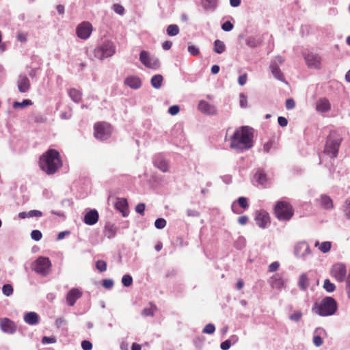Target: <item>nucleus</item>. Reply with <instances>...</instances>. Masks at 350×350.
Here are the masks:
<instances>
[{
  "label": "nucleus",
  "instance_id": "1",
  "mask_svg": "<svg viewBox=\"0 0 350 350\" xmlns=\"http://www.w3.org/2000/svg\"><path fill=\"white\" fill-rule=\"evenodd\" d=\"M254 130L248 126H242L236 129L230 137V147L239 152L249 150L254 146Z\"/></svg>",
  "mask_w": 350,
  "mask_h": 350
},
{
  "label": "nucleus",
  "instance_id": "2",
  "mask_svg": "<svg viewBox=\"0 0 350 350\" xmlns=\"http://www.w3.org/2000/svg\"><path fill=\"white\" fill-rule=\"evenodd\" d=\"M39 165L46 174H54L62 165L59 152L55 149L48 150L40 156Z\"/></svg>",
  "mask_w": 350,
  "mask_h": 350
},
{
  "label": "nucleus",
  "instance_id": "3",
  "mask_svg": "<svg viewBox=\"0 0 350 350\" xmlns=\"http://www.w3.org/2000/svg\"><path fill=\"white\" fill-rule=\"evenodd\" d=\"M338 310V303L332 297L327 296L320 301L315 302L312 311L320 317L334 315Z\"/></svg>",
  "mask_w": 350,
  "mask_h": 350
},
{
  "label": "nucleus",
  "instance_id": "4",
  "mask_svg": "<svg viewBox=\"0 0 350 350\" xmlns=\"http://www.w3.org/2000/svg\"><path fill=\"white\" fill-rule=\"evenodd\" d=\"M342 140L341 136L337 132L330 131L326 139L324 152L331 158H336L338 156Z\"/></svg>",
  "mask_w": 350,
  "mask_h": 350
},
{
  "label": "nucleus",
  "instance_id": "5",
  "mask_svg": "<svg viewBox=\"0 0 350 350\" xmlns=\"http://www.w3.org/2000/svg\"><path fill=\"white\" fill-rule=\"evenodd\" d=\"M115 44L109 40L101 41L94 50L95 57L103 60L113 56L116 53Z\"/></svg>",
  "mask_w": 350,
  "mask_h": 350
},
{
  "label": "nucleus",
  "instance_id": "6",
  "mask_svg": "<svg viewBox=\"0 0 350 350\" xmlns=\"http://www.w3.org/2000/svg\"><path fill=\"white\" fill-rule=\"evenodd\" d=\"M274 213L280 221H288L294 214L291 204L286 201H278L274 207Z\"/></svg>",
  "mask_w": 350,
  "mask_h": 350
},
{
  "label": "nucleus",
  "instance_id": "7",
  "mask_svg": "<svg viewBox=\"0 0 350 350\" xmlns=\"http://www.w3.org/2000/svg\"><path fill=\"white\" fill-rule=\"evenodd\" d=\"M94 137L100 141L108 139L112 133L111 126L107 122H97L94 124Z\"/></svg>",
  "mask_w": 350,
  "mask_h": 350
},
{
  "label": "nucleus",
  "instance_id": "8",
  "mask_svg": "<svg viewBox=\"0 0 350 350\" xmlns=\"http://www.w3.org/2000/svg\"><path fill=\"white\" fill-rule=\"evenodd\" d=\"M51 265L49 258L40 256L34 262L33 270L38 274L46 276L49 274Z\"/></svg>",
  "mask_w": 350,
  "mask_h": 350
},
{
  "label": "nucleus",
  "instance_id": "9",
  "mask_svg": "<svg viewBox=\"0 0 350 350\" xmlns=\"http://www.w3.org/2000/svg\"><path fill=\"white\" fill-rule=\"evenodd\" d=\"M330 274L339 282H346L347 278V269L345 265L342 263L334 264L332 267Z\"/></svg>",
  "mask_w": 350,
  "mask_h": 350
},
{
  "label": "nucleus",
  "instance_id": "10",
  "mask_svg": "<svg viewBox=\"0 0 350 350\" xmlns=\"http://www.w3.org/2000/svg\"><path fill=\"white\" fill-rule=\"evenodd\" d=\"M139 60L146 67L156 69L159 67L160 63L158 58L150 57L146 51H142L139 53Z\"/></svg>",
  "mask_w": 350,
  "mask_h": 350
},
{
  "label": "nucleus",
  "instance_id": "11",
  "mask_svg": "<svg viewBox=\"0 0 350 350\" xmlns=\"http://www.w3.org/2000/svg\"><path fill=\"white\" fill-rule=\"evenodd\" d=\"M311 254V250L306 241H299L294 247V255L297 258L306 259Z\"/></svg>",
  "mask_w": 350,
  "mask_h": 350
},
{
  "label": "nucleus",
  "instance_id": "12",
  "mask_svg": "<svg viewBox=\"0 0 350 350\" xmlns=\"http://www.w3.org/2000/svg\"><path fill=\"white\" fill-rule=\"evenodd\" d=\"M92 31V25L89 22H83L78 25L76 29L77 36L83 40L88 39Z\"/></svg>",
  "mask_w": 350,
  "mask_h": 350
},
{
  "label": "nucleus",
  "instance_id": "13",
  "mask_svg": "<svg viewBox=\"0 0 350 350\" xmlns=\"http://www.w3.org/2000/svg\"><path fill=\"white\" fill-rule=\"evenodd\" d=\"M0 329L5 334H14L17 330V325L10 319L4 317L0 319Z\"/></svg>",
  "mask_w": 350,
  "mask_h": 350
},
{
  "label": "nucleus",
  "instance_id": "14",
  "mask_svg": "<svg viewBox=\"0 0 350 350\" xmlns=\"http://www.w3.org/2000/svg\"><path fill=\"white\" fill-rule=\"evenodd\" d=\"M256 224L261 228H265L270 223L269 215L265 211H257L254 218Z\"/></svg>",
  "mask_w": 350,
  "mask_h": 350
},
{
  "label": "nucleus",
  "instance_id": "15",
  "mask_svg": "<svg viewBox=\"0 0 350 350\" xmlns=\"http://www.w3.org/2000/svg\"><path fill=\"white\" fill-rule=\"evenodd\" d=\"M82 295V292L79 288H71L66 294V304L70 307L73 306L77 300L81 297Z\"/></svg>",
  "mask_w": 350,
  "mask_h": 350
},
{
  "label": "nucleus",
  "instance_id": "16",
  "mask_svg": "<svg viewBox=\"0 0 350 350\" xmlns=\"http://www.w3.org/2000/svg\"><path fill=\"white\" fill-rule=\"evenodd\" d=\"M304 59L310 68H318L321 64V57L316 53H308L305 54Z\"/></svg>",
  "mask_w": 350,
  "mask_h": 350
},
{
  "label": "nucleus",
  "instance_id": "17",
  "mask_svg": "<svg viewBox=\"0 0 350 350\" xmlns=\"http://www.w3.org/2000/svg\"><path fill=\"white\" fill-rule=\"evenodd\" d=\"M31 87L29 78L25 75H20L17 80V88L21 93L27 92Z\"/></svg>",
  "mask_w": 350,
  "mask_h": 350
},
{
  "label": "nucleus",
  "instance_id": "18",
  "mask_svg": "<svg viewBox=\"0 0 350 350\" xmlns=\"http://www.w3.org/2000/svg\"><path fill=\"white\" fill-rule=\"evenodd\" d=\"M154 165L163 172H166L169 170V163L165 159L163 155L159 154L154 157Z\"/></svg>",
  "mask_w": 350,
  "mask_h": 350
},
{
  "label": "nucleus",
  "instance_id": "19",
  "mask_svg": "<svg viewBox=\"0 0 350 350\" xmlns=\"http://www.w3.org/2000/svg\"><path fill=\"white\" fill-rule=\"evenodd\" d=\"M98 212L96 209H91L84 215L83 221L85 224L92 226L98 220Z\"/></svg>",
  "mask_w": 350,
  "mask_h": 350
},
{
  "label": "nucleus",
  "instance_id": "20",
  "mask_svg": "<svg viewBox=\"0 0 350 350\" xmlns=\"http://www.w3.org/2000/svg\"><path fill=\"white\" fill-rule=\"evenodd\" d=\"M324 335H326V332L323 327H319L314 329L312 342L317 347H319L323 344L322 336Z\"/></svg>",
  "mask_w": 350,
  "mask_h": 350
},
{
  "label": "nucleus",
  "instance_id": "21",
  "mask_svg": "<svg viewBox=\"0 0 350 350\" xmlns=\"http://www.w3.org/2000/svg\"><path fill=\"white\" fill-rule=\"evenodd\" d=\"M318 201L321 207L325 210L329 211L334 208L333 200L327 194H321Z\"/></svg>",
  "mask_w": 350,
  "mask_h": 350
},
{
  "label": "nucleus",
  "instance_id": "22",
  "mask_svg": "<svg viewBox=\"0 0 350 350\" xmlns=\"http://www.w3.org/2000/svg\"><path fill=\"white\" fill-rule=\"evenodd\" d=\"M198 109L203 113L208 115L216 114V108L205 100H200L198 104Z\"/></svg>",
  "mask_w": 350,
  "mask_h": 350
},
{
  "label": "nucleus",
  "instance_id": "23",
  "mask_svg": "<svg viewBox=\"0 0 350 350\" xmlns=\"http://www.w3.org/2000/svg\"><path fill=\"white\" fill-rule=\"evenodd\" d=\"M128 202L125 198H118L116 203L115 207L118 210L122 215L123 217H127L129 215L128 209Z\"/></svg>",
  "mask_w": 350,
  "mask_h": 350
},
{
  "label": "nucleus",
  "instance_id": "24",
  "mask_svg": "<svg viewBox=\"0 0 350 350\" xmlns=\"http://www.w3.org/2000/svg\"><path fill=\"white\" fill-rule=\"evenodd\" d=\"M124 84L129 88L137 90L142 86V81L139 77L137 76H129L124 79Z\"/></svg>",
  "mask_w": 350,
  "mask_h": 350
},
{
  "label": "nucleus",
  "instance_id": "25",
  "mask_svg": "<svg viewBox=\"0 0 350 350\" xmlns=\"http://www.w3.org/2000/svg\"><path fill=\"white\" fill-rule=\"evenodd\" d=\"M23 320L29 325H36L39 323L40 317L35 312H28L24 314Z\"/></svg>",
  "mask_w": 350,
  "mask_h": 350
},
{
  "label": "nucleus",
  "instance_id": "26",
  "mask_svg": "<svg viewBox=\"0 0 350 350\" xmlns=\"http://www.w3.org/2000/svg\"><path fill=\"white\" fill-rule=\"evenodd\" d=\"M236 203H237L238 205L243 209H247L249 207L247 198L243 196L239 197L236 201L233 202L231 205L232 212L237 214H239V212L237 210Z\"/></svg>",
  "mask_w": 350,
  "mask_h": 350
},
{
  "label": "nucleus",
  "instance_id": "27",
  "mask_svg": "<svg viewBox=\"0 0 350 350\" xmlns=\"http://www.w3.org/2000/svg\"><path fill=\"white\" fill-rule=\"evenodd\" d=\"M118 230V227L114 224L107 222L104 228L103 234L108 239H111L115 237Z\"/></svg>",
  "mask_w": 350,
  "mask_h": 350
},
{
  "label": "nucleus",
  "instance_id": "28",
  "mask_svg": "<svg viewBox=\"0 0 350 350\" xmlns=\"http://www.w3.org/2000/svg\"><path fill=\"white\" fill-rule=\"evenodd\" d=\"M270 70L273 77L279 81H284L283 73L280 69L276 62H271L270 64Z\"/></svg>",
  "mask_w": 350,
  "mask_h": 350
},
{
  "label": "nucleus",
  "instance_id": "29",
  "mask_svg": "<svg viewBox=\"0 0 350 350\" xmlns=\"http://www.w3.org/2000/svg\"><path fill=\"white\" fill-rule=\"evenodd\" d=\"M330 103L326 98H321L317 102V111L322 113L327 112L330 109Z\"/></svg>",
  "mask_w": 350,
  "mask_h": 350
},
{
  "label": "nucleus",
  "instance_id": "30",
  "mask_svg": "<svg viewBox=\"0 0 350 350\" xmlns=\"http://www.w3.org/2000/svg\"><path fill=\"white\" fill-rule=\"evenodd\" d=\"M254 180L260 185H265L267 183V176L262 169H258L254 176Z\"/></svg>",
  "mask_w": 350,
  "mask_h": 350
},
{
  "label": "nucleus",
  "instance_id": "31",
  "mask_svg": "<svg viewBox=\"0 0 350 350\" xmlns=\"http://www.w3.org/2000/svg\"><path fill=\"white\" fill-rule=\"evenodd\" d=\"M42 216V213L38 210H31L28 212H21L18 213V217L20 219H25L27 217H40Z\"/></svg>",
  "mask_w": 350,
  "mask_h": 350
},
{
  "label": "nucleus",
  "instance_id": "32",
  "mask_svg": "<svg viewBox=\"0 0 350 350\" xmlns=\"http://www.w3.org/2000/svg\"><path fill=\"white\" fill-rule=\"evenodd\" d=\"M68 94L72 100L75 103H78L81 101L82 98V92L80 90L76 88H70L68 90Z\"/></svg>",
  "mask_w": 350,
  "mask_h": 350
},
{
  "label": "nucleus",
  "instance_id": "33",
  "mask_svg": "<svg viewBox=\"0 0 350 350\" xmlns=\"http://www.w3.org/2000/svg\"><path fill=\"white\" fill-rule=\"evenodd\" d=\"M298 286L301 291H306L309 286V279L306 273L300 275L298 281Z\"/></svg>",
  "mask_w": 350,
  "mask_h": 350
},
{
  "label": "nucleus",
  "instance_id": "34",
  "mask_svg": "<svg viewBox=\"0 0 350 350\" xmlns=\"http://www.w3.org/2000/svg\"><path fill=\"white\" fill-rule=\"evenodd\" d=\"M226 51V45L223 41L216 40L213 43V51L217 54H221Z\"/></svg>",
  "mask_w": 350,
  "mask_h": 350
},
{
  "label": "nucleus",
  "instance_id": "35",
  "mask_svg": "<svg viewBox=\"0 0 350 350\" xmlns=\"http://www.w3.org/2000/svg\"><path fill=\"white\" fill-rule=\"evenodd\" d=\"M163 78L161 75H155L151 78V85L155 89H159L162 85Z\"/></svg>",
  "mask_w": 350,
  "mask_h": 350
},
{
  "label": "nucleus",
  "instance_id": "36",
  "mask_svg": "<svg viewBox=\"0 0 350 350\" xmlns=\"http://www.w3.org/2000/svg\"><path fill=\"white\" fill-rule=\"evenodd\" d=\"M202 7L206 10H214L217 6V0H202Z\"/></svg>",
  "mask_w": 350,
  "mask_h": 350
},
{
  "label": "nucleus",
  "instance_id": "37",
  "mask_svg": "<svg viewBox=\"0 0 350 350\" xmlns=\"http://www.w3.org/2000/svg\"><path fill=\"white\" fill-rule=\"evenodd\" d=\"M315 247H319V250L323 253L328 252L332 247V243L330 241H324L319 243V241H316L314 243Z\"/></svg>",
  "mask_w": 350,
  "mask_h": 350
},
{
  "label": "nucleus",
  "instance_id": "38",
  "mask_svg": "<svg viewBox=\"0 0 350 350\" xmlns=\"http://www.w3.org/2000/svg\"><path fill=\"white\" fill-rule=\"evenodd\" d=\"M260 39L258 37H249L246 40V44L251 47V48H255L258 46L260 44Z\"/></svg>",
  "mask_w": 350,
  "mask_h": 350
},
{
  "label": "nucleus",
  "instance_id": "39",
  "mask_svg": "<svg viewBox=\"0 0 350 350\" xmlns=\"http://www.w3.org/2000/svg\"><path fill=\"white\" fill-rule=\"evenodd\" d=\"M271 286L278 289L281 288L284 285V282L280 277L273 276L271 278Z\"/></svg>",
  "mask_w": 350,
  "mask_h": 350
},
{
  "label": "nucleus",
  "instance_id": "40",
  "mask_svg": "<svg viewBox=\"0 0 350 350\" xmlns=\"http://www.w3.org/2000/svg\"><path fill=\"white\" fill-rule=\"evenodd\" d=\"M167 34L170 36H175L179 33V27L177 25H170L166 29Z\"/></svg>",
  "mask_w": 350,
  "mask_h": 350
},
{
  "label": "nucleus",
  "instance_id": "41",
  "mask_svg": "<svg viewBox=\"0 0 350 350\" xmlns=\"http://www.w3.org/2000/svg\"><path fill=\"white\" fill-rule=\"evenodd\" d=\"M33 104L32 101L29 99H25L23 100L22 102H18V101H15L13 103V107L14 109H16V108H24L27 106H29V105H31Z\"/></svg>",
  "mask_w": 350,
  "mask_h": 350
},
{
  "label": "nucleus",
  "instance_id": "42",
  "mask_svg": "<svg viewBox=\"0 0 350 350\" xmlns=\"http://www.w3.org/2000/svg\"><path fill=\"white\" fill-rule=\"evenodd\" d=\"M342 210L345 213L347 218L350 219V197L345 200Z\"/></svg>",
  "mask_w": 350,
  "mask_h": 350
},
{
  "label": "nucleus",
  "instance_id": "43",
  "mask_svg": "<svg viewBox=\"0 0 350 350\" xmlns=\"http://www.w3.org/2000/svg\"><path fill=\"white\" fill-rule=\"evenodd\" d=\"M245 244H246V241H245V239L242 237V236H239L237 239L234 241V247L237 249V250H242L243 248L245 247Z\"/></svg>",
  "mask_w": 350,
  "mask_h": 350
},
{
  "label": "nucleus",
  "instance_id": "44",
  "mask_svg": "<svg viewBox=\"0 0 350 350\" xmlns=\"http://www.w3.org/2000/svg\"><path fill=\"white\" fill-rule=\"evenodd\" d=\"M14 288L12 284H5L2 287V293L6 297H10L13 294Z\"/></svg>",
  "mask_w": 350,
  "mask_h": 350
},
{
  "label": "nucleus",
  "instance_id": "45",
  "mask_svg": "<svg viewBox=\"0 0 350 350\" xmlns=\"http://www.w3.org/2000/svg\"><path fill=\"white\" fill-rule=\"evenodd\" d=\"M324 289L328 293H332L336 289V286L334 283L331 282L329 279H326L323 284Z\"/></svg>",
  "mask_w": 350,
  "mask_h": 350
},
{
  "label": "nucleus",
  "instance_id": "46",
  "mask_svg": "<svg viewBox=\"0 0 350 350\" xmlns=\"http://www.w3.org/2000/svg\"><path fill=\"white\" fill-rule=\"evenodd\" d=\"M122 285L125 287H129L133 284V278L129 274H125L122 278Z\"/></svg>",
  "mask_w": 350,
  "mask_h": 350
},
{
  "label": "nucleus",
  "instance_id": "47",
  "mask_svg": "<svg viewBox=\"0 0 350 350\" xmlns=\"http://www.w3.org/2000/svg\"><path fill=\"white\" fill-rule=\"evenodd\" d=\"M96 267L100 272H104L107 270V264L105 260H98L96 262Z\"/></svg>",
  "mask_w": 350,
  "mask_h": 350
},
{
  "label": "nucleus",
  "instance_id": "48",
  "mask_svg": "<svg viewBox=\"0 0 350 350\" xmlns=\"http://www.w3.org/2000/svg\"><path fill=\"white\" fill-rule=\"evenodd\" d=\"M302 312L301 311H295L289 316V319L294 322H299L302 317Z\"/></svg>",
  "mask_w": 350,
  "mask_h": 350
},
{
  "label": "nucleus",
  "instance_id": "49",
  "mask_svg": "<svg viewBox=\"0 0 350 350\" xmlns=\"http://www.w3.org/2000/svg\"><path fill=\"white\" fill-rule=\"evenodd\" d=\"M166 220L163 218H158L154 221V226L157 229H163L166 226Z\"/></svg>",
  "mask_w": 350,
  "mask_h": 350
},
{
  "label": "nucleus",
  "instance_id": "50",
  "mask_svg": "<svg viewBox=\"0 0 350 350\" xmlns=\"http://www.w3.org/2000/svg\"><path fill=\"white\" fill-rule=\"evenodd\" d=\"M155 307L145 308L142 311V314L144 317H153Z\"/></svg>",
  "mask_w": 350,
  "mask_h": 350
},
{
  "label": "nucleus",
  "instance_id": "51",
  "mask_svg": "<svg viewBox=\"0 0 350 350\" xmlns=\"http://www.w3.org/2000/svg\"><path fill=\"white\" fill-rule=\"evenodd\" d=\"M215 331V327L213 323H208L204 327L202 332L208 334H212Z\"/></svg>",
  "mask_w": 350,
  "mask_h": 350
},
{
  "label": "nucleus",
  "instance_id": "52",
  "mask_svg": "<svg viewBox=\"0 0 350 350\" xmlns=\"http://www.w3.org/2000/svg\"><path fill=\"white\" fill-rule=\"evenodd\" d=\"M42 237V232L39 230H33L31 232V238L36 241H40Z\"/></svg>",
  "mask_w": 350,
  "mask_h": 350
},
{
  "label": "nucleus",
  "instance_id": "53",
  "mask_svg": "<svg viewBox=\"0 0 350 350\" xmlns=\"http://www.w3.org/2000/svg\"><path fill=\"white\" fill-rule=\"evenodd\" d=\"M113 10L120 14V15H123L124 14V12H125V10L124 8V7L122 5H121L120 4H118V3H115L113 5Z\"/></svg>",
  "mask_w": 350,
  "mask_h": 350
},
{
  "label": "nucleus",
  "instance_id": "54",
  "mask_svg": "<svg viewBox=\"0 0 350 350\" xmlns=\"http://www.w3.org/2000/svg\"><path fill=\"white\" fill-rule=\"evenodd\" d=\"M187 51L193 56H198L200 54L199 49L192 44L188 46Z\"/></svg>",
  "mask_w": 350,
  "mask_h": 350
},
{
  "label": "nucleus",
  "instance_id": "55",
  "mask_svg": "<svg viewBox=\"0 0 350 350\" xmlns=\"http://www.w3.org/2000/svg\"><path fill=\"white\" fill-rule=\"evenodd\" d=\"M239 104L241 108L247 107V96L243 93H241L239 94Z\"/></svg>",
  "mask_w": 350,
  "mask_h": 350
},
{
  "label": "nucleus",
  "instance_id": "56",
  "mask_svg": "<svg viewBox=\"0 0 350 350\" xmlns=\"http://www.w3.org/2000/svg\"><path fill=\"white\" fill-rule=\"evenodd\" d=\"M233 24L229 21L224 22L221 25V29L224 31H230L233 29Z\"/></svg>",
  "mask_w": 350,
  "mask_h": 350
},
{
  "label": "nucleus",
  "instance_id": "57",
  "mask_svg": "<svg viewBox=\"0 0 350 350\" xmlns=\"http://www.w3.org/2000/svg\"><path fill=\"white\" fill-rule=\"evenodd\" d=\"M102 284L105 288L109 289L113 286L114 282L111 279H104L103 280Z\"/></svg>",
  "mask_w": 350,
  "mask_h": 350
},
{
  "label": "nucleus",
  "instance_id": "58",
  "mask_svg": "<svg viewBox=\"0 0 350 350\" xmlns=\"http://www.w3.org/2000/svg\"><path fill=\"white\" fill-rule=\"evenodd\" d=\"M56 342V339L55 337H49V336H43L42 338V344H53Z\"/></svg>",
  "mask_w": 350,
  "mask_h": 350
},
{
  "label": "nucleus",
  "instance_id": "59",
  "mask_svg": "<svg viewBox=\"0 0 350 350\" xmlns=\"http://www.w3.org/2000/svg\"><path fill=\"white\" fill-rule=\"evenodd\" d=\"M286 108L288 110H291L295 108V102L293 98H288L286 100Z\"/></svg>",
  "mask_w": 350,
  "mask_h": 350
},
{
  "label": "nucleus",
  "instance_id": "60",
  "mask_svg": "<svg viewBox=\"0 0 350 350\" xmlns=\"http://www.w3.org/2000/svg\"><path fill=\"white\" fill-rule=\"evenodd\" d=\"M180 111V107L178 105H172L169 107L168 113L172 116L176 115Z\"/></svg>",
  "mask_w": 350,
  "mask_h": 350
},
{
  "label": "nucleus",
  "instance_id": "61",
  "mask_svg": "<svg viewBox=\"0 0 350 350\" xmlns=\"http://www.w3.org/2000/svg\"><path fill=\"white\" fill-rule=\"evenodd\" d=\"M145 208H146V205L144 203H139L136 206H135V211L143 215L144 214V211H145Z\"/></svg>",
  "mask_w": 350,
  "mask_h": 350
},
{
  "label": "nucleus",
  "instance_id": "62",
  "mask_svg": "<svg viewBox=\"0 0 350 350\" xmlns=\"http://www.w3.org/2000/svg\"><path fill=\"white\" fill-rule=\"evenodd\" d=\"M81 347L83 350H91L92 344L90 341L85 340L81 342Z\"/></svg>",
  "mask_w": 350,
  "mask_h": 350
},
{
  "label": "nucleus",
  "instance_id": "63",
  "mask_svg": "<svg viewBox=\"0 0 350 350\" xmlns=\"http://www.w3.org/2000/svg\"><path fill=\"white\" fill-rule=\"evenodd\" d=\"M280 267V264L278 262L275 261L271 262L269 266V272H274L278 269Z\"/></svg>",
  "mask_w": 350,
  "mask_h": 350
},
{
  "label": "nucleus",
  "instance_id": "64",
  "mask_svg": "<svg viewBox=\"0 0 350 350\" xmlns=\"http://www.w3.org/2000/svg\"><path fill=\"white\" fill-rule=\"evenodd\" d=\"M345 290H346V293L347 294V297L349 298H350V269H349V273L347 275V278L346 280Z\"/></svg>",
  "mask_w": 350,
  "mask_h": 350
}]
</instances>
